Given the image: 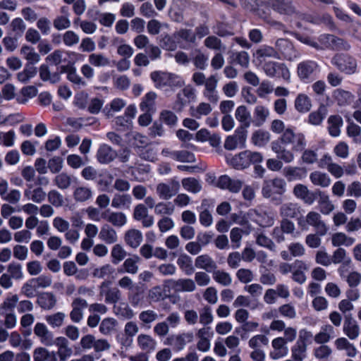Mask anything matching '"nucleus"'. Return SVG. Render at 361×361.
Wrapping results in <instances>:
<instances>
[{
  "mask_svg": "<svg viewBox=\"0 0 361 361\" xmlns=\"http://www.w3.org/2000/svg\"><path fill=\"white\" fill-rule=\"evenodd\" d=\"M306 147L305 135L292 127H288L281 137L271 143V150L279 159L290 163L295 159L294 152H300Z\"/></svg>",
  "mask_w": 361,
  "mask_h": 361,
  "instance_id": "1",
  "label": "nucleus"
},
{
  "mask_svg": "<svg viewBox=\"0 0 361 361\" xmlns=\"http://www.w3.org/2000/svg\"><path fill=\"white\" fill-rule=\"evenodd\" d=\"M233 221L245 228V233L249 234L252 230L250 222L261 227H270L274 225L275 217L273 213L262 208L250 209L246 212L232 214Z\"/></svg>",
  "mask_w": 361,
  "mask_h": 361,
  "instance_id": "2",
  "label": "nucleus"
},
{
  "mask_svg": "<svg viewBox=\"0 0 361 361\" xmlns=\"http://www.w3.org/2000/svg\"><path fill=\"white\" fill-rule=\"evenodd\" d=\"M264 157L261 152L249 149L240 152L233 156L226 157V161L234 169L243 170L249 168L252 164H260Z\"/></svg>",
  "mask_w": 361,
  "mask_h": 361,
  "instance_id": "3",
  "label": "nucleus"
},
{
  "mask_svg": "<svg viewBox=\"0 0 361 361\" xmlns=\"http://www.w3.org/2000/svg\"><path fill=\"white\" fill-rule=\"evenodd\" d=\"M150 78L154 87L159 90H166L167 87L173 90L185 85L184 80L180 75L168 72L153 71L150 73Z\"/></svg>",
  "mask_w": 361,
  "mask_h": 361,
  "instance_id": "4",
  "label": "nucleus"
},
{
  "mask_svg": "<svg viewBox=\"0 0 361 361\" xmlns=\"http://www.w3.org/2000/svg\"><path fill=\"white\" fill-rule=\"evenodd\" d=\"M262 6L271 9L277 14L288 19L293 16H297L298 12L293 4V0H259Z\"/></svg>",
  "mask_w": 361,
  "mask_h": 361,
  "instance_id": "5",
  "label": "nucleus"
},
{
  "mask_svg": "<svg viewBox=\"0 0 361 361\" xmlns=\"http://www.w3.org/2000/svg\"><path fill=\"white\" fill-rule=\"evenodd\" d=\"M298 224L302 229H307L309 226L314 227L321 236L325 235L329 230L321 214L314 211L309 212L305 218H300Z\"/></svg>",
  "mask_w": 361,
  "mask_h": 361,
  "instance_id": "6",
  "label": "nucleus"
},
{
  "mask_svg": "<svg viewBox=\"0 0 361 361\" xmlns=\"http://www.w3.org/2000/svg\"><path fill=\"white\" fill-rule=\"evenodd\" d=\"M331 63L338 71L348 75H353L357 72V61L350 55L337 54L331 59Z\"/></svg>",
  "mask_w": 361,
  "mask_h": 361,
  "instance_id": "7",
  "label": "nucleus"
},
{
  "mask_svg": "<svg viewBox=\"0 0 361 361\" xmlns=\"http://www.w3.org/2000/svg\"><path fill=\"white\" fill-rule=\"evenodd\" d=\"M163 286L168 291H173L175 293H191L197 288L194 280L189 278L166 279L164 281Z\"/></svg>",
  "mask_w": 361,
  "mask_h": 361,
  "instance_id": "8",
  "label": "nucleus"
},
{
  "mask_svg": "<svg viewBox=\"0 0 361 361\" xmlns=\"http://www.w3.org/2000/svg\"><path fill=\"white\" fill-rule=\"evenodd\" d=\"M319 50H349L350 44L345 40L334 35L323 34L319 37Z\"/></svg>",
  "mask_w": 361,
  "mask_h": 361,
  "instance_id": "9",
  "label": "nucleus"
},
{
  "mask_svg": "<svg viewBox=\"0 0 361 361\" xmlns=\"http://www.w3.org/2000/svg\"><path fill=\"white\" fill-rule=\"evenodd\" d=\"M286 191V183L281 178H275L265 180L262 188V194L264 198L274 200V195H283Z\"/></svg>",
  "mask_w": 361,
  "mask_h": 361,
  "instance_id": "10",
  "label": "nucleus"
},
{
  "mask_svg": "<svg viewBox=\"0 0 361 361\" xmlns=\"http://www.w3.org/2000/svg\"><path fill=\"white\" fill-rule=\"evenodd\" d=\"M319 64L312 60L302 61L298 64L297 73L302 81L313 79L319 72Z\"/></svg>",
  "mask_w": 361,
  "mask_h": 361,
  "instance_id": "11",
  "label": "nucleus"
},
{
  "mask_svg": "<svg viewBox=\"0 0 361 361\" xmlns=\"http://www.w3.org/2000/svg\"><path fill=\"white\" fill-rule=\"evenodd\" d=\"M195 90L190 85L185 86L177 94L173 109L176 111H181L188 103L195 101Z\"/></svg>",
  "mask_w": 361,
  "mask_h": 361,
  "instance_id": "12",
  "label": "nucleus"
},
{
  "mask_svg": "<svg viewBox=\"0 0 361 361\" xmlns=\"http://www.w3.org/2000/svg\"><path fill=\"white\" fill-rule=\"evenodd\" d=\"M180 189L179 182L175 179H171L169 183H159L156 187V192L159 198L165 200H170Z\"/></svg>",
  "mask_w": 361,
  "mask_h": 361,
  "instance_id": "13",
  "label": "nucleus"
},
{
  "mask_svg": "<svg viewBox=\"0 0 361 361\" xmlns=\"http://www.w3.org/2000/svg\"><path fill=\"white\" fill-rule=\"evenodd\" d=\"M33 332L44 345L52 346L54 344V334L46 324L40 322H37L34 326Z\"/></svg>",
  "mask_w": 361,
  "mask_h": 361,
  "instance_id": "14",
  "label": "nucleus"
},
{
  "mask_svg": "<svg viewBox=\"0 0 361 361\" xmlns=\"http://www.w3.org/2000/svg\"><path fill=\"white\" fill-rule=\"evenodd\" d=\"M247 139V131L243 128H238L235 130V133L228 136L224 142V148L228 150H234L238 145L241 147H245Z\"/></svg>",
  "mask_w": 361,
  "mask_h": 361,
  "instance_id": "15",
  "label": "nucleus"
},
{
  "mask_svg": "<svg viewBox=\"0 0 361 361\" xmlns=\"http://www.w3.org/2000/svg\"><path fill=\"white\" fill-rule=\"evenodd\" d=\"M275 47L278 53L282 54L287 60L293 61L300 56L292 43L286 39H278L275 42Z\"/></svg>",
  "mask_w": 361,
  "mask_h": 361,
  "instance_id": "16",
  "label": "nucleus"
},
{
  "mask_svg": "<svg viewBox=\"0 0 361 361\" xmlns=\"http://www.w3.org/2000/svg\"><path fill=\"white\" fill-rule=\"evenodd\" d=\"M70 318L74 323H80L84 317V310L88 307L87 301L82 298H75L71 304Z\"/></svg>",
  "mask_w": 361,
  "mask_h": 361,
  "instance_id": "17",
  "label": "nucleus"
},
{
  "mask_svg": "<svg viewBox=\"0 0 361 361\" xmlns=\"http://www.w3.org/2000/svg\"><path fill=\"white\" fill-rule=\"evenodd\" d=\"M253 58L254 61L257 62L258 65H262L264 63L267 62V58L280 59L281 56L274 47L263 45L258 48L253 54Z\"/></svg>",
  "mask_w": 361,
  "mask_h": 361,
  "instance_id": "18",
  "label": "nucleus"
},
{
  "mask_svg": "<svg viewBox=\"0 0 361 361\" xmlns=\"http://www.w3.org/2000/svg\"><path fill=\"white\" fill-rule=\"evenodd\" d=\"M136 343L138 348L146 353H152L157 348V340L149 334H140L136 338Z\"/></svg>",
  "mask_w": 361,
  "mask_h": 361,
  "instance_id": "19",
  "label": "nucleus"
},
{
  "mask_svg": "<svg viewBox=\"0 0 361 361\" xmlns=\"http://www.w3.org/2000/svg\"><path fill=\"white\" fill-rule=\"evenodd\" d=\"M117 156L116 151L106 144L100 145L96 154L97 160L102 164L111 163Z\"/></svg>",
  "mask_w": 361,
  "mask_h": 361,
  "instance_id": "20",
  "label": "nucleus"
},
{
  "mask_svg": "<svg viewBox=\"0 0 361 361\" xmlns=\"http://www.w3.org/2000/svg\"><path fill=\"white\" fill-rule=\"evenodd\" d=\"M336 336V330L331 324L322 325L318 333L314 336V341L317 344L326 345Z\"/></svg>",
  "mask_w": 361,
  "mask_h": 361,
  "instance_id": "21",
  "label": "nucleus"
},
{
  "mask_svg": "<svg viewBox=\"0 0 361 361\" xmlns=\"http://www.w3.org/2000/svg\"><path fill=\"white\" fill-rule=\"evenodd\" d=\"M217 185L221 189H227L231 192H238L243 186V181L237 178H231L227 175L219 177Z\"/></svg>",
  "mask_w": 361,
  "mask_h": 361,
  "instance_id": "22",
  "label": "nucleus"
},
{
  "mask_svg": "<svg viewBox=\"0 0 361 361\" xmlns=\"http://www.w3.org/2000/svg\"><path fill=\"white\" fill-rule=\"evenodd\" d=\"M217 80L215 76L211 75L207 79L204 84L203 95L210 102L216 104L219 101V95L216 91Z\"/></svg>",
  "mask_w": 361,
  "mask_h": 361,
  "instance_id": "23",
  "label": "nucleus"
},
{
  "mask_svg": "<svg viewBox=\"0 0 361 361\" xmlns=\"http://www.w3.org/2000/svg\"><path fill=\"white\" fill-rule=\"evenodd\" d=\"M195 266L197 269L212 272L217 268V264L208 254L197 256L195 259Z\"/></svg>",
  "mask_w": 361,
  "mask_h": 361,
  "instance_id": "24",
  "label": "nucleus"
},
{
  "mask_svg": "<svg viewBox=\"0 0 361 361\" xmlns=\"http://www.w3.org/2000/svg\"><path fill=\"white\" fill-rule=\"evenodd\" d=\"M157 94L155 92L149 91L146 93L141 99L139 104L142 111L155 113L157 111Z\"/></svg>",
  "mask_w": 361,
  "mask_h": 361,
  "instance_id": "25",
  "label": "nucleus"
},
{
  "mask_svg": "<svg viewBox=\"0 0 361 361\" xmlns=\"http://www.w3.org/2000/svg\"><path fill=\"white\" fill-rule=\"evenodd\" d=\"M103 218L115 227H123L127 224L126 215L121 212H110L106 210L102 214Z\"/></svg>",
  "mask_w": 361,
  "mask_h": 361,
  "instance_id": "26",
  "label": "nucleus"
},
{
  "mask_svg": "<svg viewBox=\"0 0 361 361\" xmlns=\"http://www.w3.org/2000/svg\"><path fill=\"white\" fill-rule=\"evenodd\" d=\"M271 345L273 350L270 353L269 356L274 359L277 360L286 356L288 353V348L286 343L283 341L282 337H277L272 340Z\"/></svg>",
  "mask_w": 361,
  "mask_h": 361,
  "instance_id": "27",
  "label": "nucleus"
},
{
  "mask_svg": "<svg viewBox=\"0 0 361 361\" xmlns=\"http://www.w3.org/2000/svg\"><path fill=\"white\" fill-rule=\"evenodd\" d=\"M293 193L298 199L302 200L309 205L312 204L315 200L313 192L303 184H296L293 188Z\"/></svg>",
  "mask_w": 361,
  "mask_h": 361,
  "instance_id": "28",
  "label": "nucleus"
},
{
  "mask_svg": "<svg viewBox=\"0 0 361 361\" xmlns=\"http://www.w3.org/2000/svg\"><path fill=\"white\" fill-rule=\"evenodd\" d=\"M343 331L350 340L357 339L360 334V328L357 322L353 317H346L344 321Z\"/></svg>",
  "mask_w": 361,
  "mask_h": 361,
  "instance_id": "29",
  "label": "nucleus"
},
{
  "mask_svg": "<svg viewBox=\"0 0 361 361\" xmlns=\"http://www.w3.org/2000/svg\"><path fill=\"white\" fill-rule=\"evenodd\" d=\"M143 240L142 233L137 229L130 228L124 234V241L127 245L132 248H137Z\"/></svg>",
  "mask_w": 361,
  "mask_h": 361,
  "instance_id": "30",
  "label": "nucleus"
},
{
  "mask_svg": "<svg viewBox=\"0 0 361 361\" xmlns=\"http://www.w3.org/2000/svg\"><path fill=\"white\" fill-rule=\"evenodd\" d=\"M73 197L75 202L83 203L92 200L93 191L91 188L85 185H79L74 188Z\"/></svg>",
  "mask_w": 361,
  "mask_h": 361,
  "instance_id": "31",
  "label": "nucleus"
},
{
  "mask_svg": "<svg viewBox=\"0 0 361 361\" xmlns=\"http://www.w3.org/2000/svg\"><path fill=\"white\" fill-rule=\"evenodd\" d=\"M99 238L106 244H114L118 240L117 232L109 224H104L100 228Z\"/></svg>",
  "mask_w": 361,
  "mask_h": 361,
  "instance_id": "32",
  "label": "nucleus"
},
{
  "mask_svg": "<svg viewBox=\"0 0 361 361\" xmlns=\"http://www.w3.org/2000/svg\"><path fill=\"white\" fill-rule=\"evenodd\" d=\"M316 195L319 197L318 204L322 214L328 215L334 210L335 206L328 194L322 190H317Z\"/></svg>",
  "mask_w": 361,
  "mask_h": 361,
  "instance_id": "33",
  "label": "nucleus"
},
{
  "mask_svg": "<svg viewBox=\"0 0 361 361\" xmlns=\"http://www.w3.org/2000/svg\"><path fill=\"white\" fill-rule=\"evenodd\" d=\"M235 117L241 125L240 128L245 130V128L250 126L252 120L251 113L245 105H240L236 108Z\"/></svg>",
  "mask_w": 361,
  "mask_h": 361,
  "instance_id": "34",
  "label": "nucleus"
},
{
  "mask_svg": "<svg viewBox=\"0 0 361 361\" xmlns=\"http://www.w3.org/2000/svg\"><path fill=\"white\" fill-rule=\"evenodd\" d=\"M300 213V205L293 202H288L282 204L279 208V214L282 218L293 219Z\"/></svg>",
  "mask_w": 361,
  "mask_h": 361,
  "instance_id": "35",
  "label": "nucleus"
},
{
  "mask_svg": "<svg viewBox=\"0 0 361 361\" xmlns=\"http://www.w3.org/2000/svg\"><path fill=\"white\" fill-rule=\"evenodd\" d=\"M310 180L311 183L321 188H328L331 183V178L324 172L314 171L310 173Z\"/></svg>",
  "mask_w": 361,
  "mask_h": 361,
  "instance_id": "36",
  "label": "nucleus"
},
{
  "mask_svg": "<svg viewBox=\"0 0 361 361\" xmlns=\"http://www.w3.org/2000/svg\"><path fill=\"white\" fill-rule=\"evenodd\" d=\"M328 131L331 136L338 137L341 135V128L343 125V121L339 115H331L328 118Z\"/></svg>",
  "mask_w": 361,
  "mask_h": 361,
  "instance_id": "37",
  "label": "nucleus"
},
{
  "mask_svg": "<svg viewBox=\"0 0 361 361\" xmlns=\"http://www.w3.org/2000/svg\"><path fill=\"white\" fill-rule=\"evenodd\" d=\"M334 345L338 350H345L346 355L350 357H355L357 354L356 347L346 338L341 337L337 338L334 341Z\"/></svg>",
  "mask_w": 361,
  "mask_h": 361,
  "instance_id": "38",
  "label": "nucleus"
},
{
  "mask_svg": "<svg viewBox=\"0 0 361 361\" xmlns=\"http://www.w3.org/2000/svg\"><path fill=\"white\" fill-rule=\"evenodd\" d=\"M295 110L302 114L308 112L312 108L311 99L305 93H300L297 95L294 101Z\"/></svg>",
  "mask_w": 361,
  "mask_h": 361,
  "instance_id": "39",
  "label": "nucleus"
},
{
  "mask_svg": "<svg viewBox=\"0 0 361 361\" xmlns=\"http://www.w3.org/2000/svg\"><path fill=\"white\" fill-rule=\"evenodd\" d=\"M271 140V134L269 132L259 129L254 131L251 136V142L257 147H263L266 146Z\"/></svg>",
  "mask_w": 361,
  "mask_h": 361,
  "instance_id": "40",
  "label": "nucleus"
},
{
  "mask_svg": "<svg viewBox=\"0 0 361 361\" xmlns=\"http://www.w3.org/2000/svg\"><path fill=\"white\" fill-rule=\"evenodd\" d=\"M331 241L334 247H350L354 244L355 240L343 232H336L332 235Z\"/></svg>",
  "mask_w": 361,
  "mask_h": 361,
  "instance_id": "41",
  "label": "nucleus"
},
{
  "mask_svg": "<svg viewBox=\"0 0 361 361\" xmlns=\"http://www.w3.org/2000/svg\"><path fill=\"white\" fill-rule=\"evenodd\" d=\"M37 302L42 309L50 310L56 305V298L52 293L46 292L38 296Z\"/></svg>",
  "mask_w": 361,
  "mask_h": 361,
  "instance_id": "42",
  "label": "nucleus"
},
{
  "mask_svg": "<svg viewBox=\"0 0 361 361\" xmlns=\"http://www.w3.org/2000/svg\"><path fill=\"white\" fill-rule=\"evenodd\" d=\"M193 339V335L191 333H185L176 336L171 339V345L173 349L177 352L183 350L188 343Z\"/></svg>",
  "mask_w": 361,
  "mask_h": 361,
  "instance_id": "43",
  "label": "nucleus"
},
{
  "mask_svg": "<svg viewBox=\"0 0 361 361\" xmlns=\"http://www.w3.org/2000/svg\"><path fill=\"white\" fill-rule=\"evenodd\" d=\"M18 303V295L9 293L0 304V312L8 313L15 312V309Z\"/></svg>",
  "mask_w": 361,
  "mask_h": 361,
  "instance_id": "44",
  "label": "nucleus"
},
{
  "mask_svg": "<svg viewBox=\"0 0 361 361\" xmlns=\"http://www.w3.org/2000/svg\"><path fill=\"white\" fill-rule=\"evenodd\" d=\"M31 188L32 186L30 185L28 189L24 191L25 197L35 203H42L46 199L47 195L46 192L41 187H37L33 190H31Z\"/></svg>",
  "mask_w": 361,
  "mask_h": 361,
  "instance_id": "45",
  "label": "nucleus"
},
{
  "mask_svg": "<svg viewBox=\"0 0 361 361\" xmlns=\"http://www.w3.org/2000/svg\"><path fill=\"white\" fill-rule=\"evenodd\" d=\"M33 361H57V359L54 351L37 347L33 351Z\"/></svg>",
  "mask_w": 361,
  "mask_h": 361,
  "instance_id": "46",
  "label": "nucleus"
},
{
  "mask_svg": "<svg viewBox=\"0 0 361 361\" xmlns=\"http://www.w3.org/2000/svg\"><path fill=\"white\" fill-rule=\"evenodd\" d=\"M118 322L113 317L103 319L99 324V332L104 336H110L116 331Z\"/></svg>",
  "mask_w": 361,
  "mask_h": 361,
  "instance_id": "47",
  "label": "nucleus"
},
{
  "mask_svg": "<svg viewBox=\"0 0 361 361\" xmlns=\"http://www.w3.org/2000/svg\"><path fill=\"white\" fill-rule=\"evenodd\" d=\"M270 111L268 107L258 104L255 107L254 109V122L256 126H262L268 117L269 116Z\"/></svg>",
  "mask_w": 361,
  "mask_h": 361,
  "instance_id": "48",
  "label": "nucleus"
},
{
  "mask_svg": "<svg viewBox=\"0 0 361 361\" xmlns=\"http://www.w3.org/2000/svg\"><path fill=\"white\" fill-rule=\"evenodd\" d=\"M20 55L30 64L37 63L40 61L39 54L36 52L34 47L24 44L20 50Z\"/></svg>",
  "mask_w": 361,
  "mask_h": 361,
  "instance_id": "49",
  "label": "nucleus"
},
{
  "mask_svg": "<svg viewBox=\"0 0 361 361\" xmlns=\"http://www.w3.org/2000/svg\"><path fill=\"white\" fill-rule=\"evenodd\" d=\"M132 198L128 194H116L111 200V207L115 209H129Z\"/></svg>",
  "mask_w": 361,
  "mask_h": 361,
  "instance_id": "50",
  "label": "nucleus"
},
{
  "mask_svg": "<svg viewBox=\"0 0 361 361\" xmlns=\"http://www.w3.org/2000/svg\"><path fill=\"white\" fill-rule=\"evenodd\" d=\"M295 268L309 269V266L304 261L295 260L293 263L289 264L282 262L279 266V271L283 275L293 272Z\"/></svg>",
  "mask_w": 361,
  "mask_h": 361,
  "instance_id": "51",
  "label": "nucleus"
},
{
  "mask_svg": "<svg viewBox=\"0 0 361 361\" xmlns=\"http://www.w3.org/2000/svg\"><path fill=\"white\" fill-rule=\"evenodd\" d=\"M212 277L216 283L223 286H229L233 282L230 273L223 269H217V268L212 271Z\"/></svg>",
  "mask_w": 361,
  "mask_h": 361,
  "instance_id": "52",
  "label": "nucleus"
},
{
  "mask_svg": "<svg viewBox=\"0 0 361 361\" xmlns=\"http://www.w3.org/2000/svg\"><path fill=\"white\" fill-rule=\"evenodd\" d=\"M204 45L209 49L216 51H225L226 45L222 42L221 39L215 35L207 36L204 40Z\"/></svg>",
  "mask_w": 361,
  "mask_h": 361,
  "instance_id": "53",
  "label": "nucleus"
},
{
  "mask_svg": "<svg viewBox=\"0 0 361 361\" xmlns=\"http://www.w3.org/2000/svg\"><path fill=\"white\" fill-rule=\"evenodd\" d=\"M114 44L117 45V54L123 58L130 59L134 54L133 48L130 44H126L123 39L115 38Z\"/></svg>",
  "mask_w": 361,
  "mask_h": 361,
  "instance_id": "54",
  "label": "nucleus"
},
{
  "mask_svg": "<svg viewBox=\"0 0 361 361\" xmlns=\"http://www.w3.org/2000/svg\"><path fill=\"white\" fill-rule=\"evenodd\" d=\"M126 105V102L123 99L116 98L104 107L103 113L108 118L111 117L115 113L120 111Z\"/></svg>",
  "mask_w": 361,
  "mask_h": 361,
  "instance_id": "55",
  "label": "nucleus"
},
{
  "mask_svg": "<svg viewBox=\"0 0 361 361\" xmlns=\"http://www.w3.org/2000/svg\"><path fill=\"white\" fill-rule=\"evenodd\" d=\"M66 317V315L64 312H57L46 315L44 319L52 329H56L60 328L63 325Z\"/></svg>",
  "mask_w": 361,
  "mask_h": 361,
  "instance_id": "56",
  "label": "nucleus"
},
{
  "mask_svg": "<svg viewBox=\"0 0 361 361\" xmlns=\"http://www.w3.org/2000/svg\"><path fill=\"white\" fill-rule=\"evenodd\" d=\"M58 341L60 342L57 354L60 361H66L73 354V350L68 346V342L64 337H59Z\"/></svg>",
  "mask_w": 361,
  "mask_h": 361,
  "instance_id": "57",
  "label": "nucleus"
},
{
  "mask_svg": "<svg viewBox=\"0 0 361 361\" xmlns=\"http://www.w3.org/2000/svg\"><path fill=\"white\" fill-rule=\"evenodd\" d=\"M159 119L161 123L173 128L178 123V117L174 112L168 109H163L159 113Z\"/></svg>",
  "mask_w": 361,
  "mask_h": 361,
  "instance_id": "58",
  "label": "nucleus"
},
{
  "mask_svg": "<svg viewBox=\"0 0 361 361\" xmlns=\"http://www.w3.org/2000/svg\"><path fill=\"white\" fill-rule=\"evenodd\" d=\"M209 57L200 49H197L193 52L192 62L194 66L200 70H205L208 66Z\"/></svg>",
  "mask_w": 361,
  "mask_h": 361,
  "instance_id": "59",
  "label": "nucleus"
},
{
  "mask_svg": "<svg viewBox=\"0 0 361 361\" xmlns=\"http://www.w3.org/2000/svg\"><path fill=\"white\" fill-rule=\"evenodd\" d=\"M114 312L116 315L127 319H132L135 315L133 310L130 308L128 304L124 302H120L117 305H114Z\"/></svg>",
  "mask_w": 361,
  "mask_h": 361,
  "instance_id": "60",
  "label": "nucleus"
},
{
  "mask_svg": "<svg viewBox=\"0 0 361 361\" xmlns=\"http://www.w3.org/2000/svg\"><path fill=\"white\" fill-rule=\"evenodd\" d=\"M177 264L186 275H190L194 272L192 258L185 254L178 257Z\"/></svg>",
  "mask_w": 361,
  "mask_h": 361,
  "instance_id": "61",
  "label": "nucleus"
},
{
  "mask_svg": "<svg viewBox=\"0 0 361 361\" xmlns=\"http://www.w3.org/2000/svg\"><path fill=\"white\" fill-rule=\"evenodd\" d=\"M139 330V326L135 322H128L124 326V334L126 336L124 343L130 345L133 343V338L137 335Z\"/></svg>",
  "mask_w": 361,
  "mask_h": 361,
  "instance_id": "62",
  "label": "nucleus"
},
{
  "mask_svg": "<svg viewBox=\"0 0 361 361\" xmlns=\"http://www.w3.org/2000/svg\"><path fill=\"white\" fill-rule=\"evenodd\" d=\"M334 97L339 105H345L350 103L354 99V95L348 91L337 89L334 92Z\"/></svg>",
  "mask_w": 361,
  "mask_h": 361,
  "instance_id": "63",
  "label": "nucleus"
},
{
  "mask_svg": "<svg viewBox=\"0 0 361 361\" xmlns=\"http://www.w3.org/2000/svg\"><path fill=\"white\" fill-rule=\"evenodd\" d=\"M183 188L188 192L197 193L202 190L200 182L195 178H185L181 181Z\"/></svg>",
  "mask_w": 361,
  "mask_h": 361,
  "instance_id": "64",
  "label": "nucleus"
}]
</instances>
